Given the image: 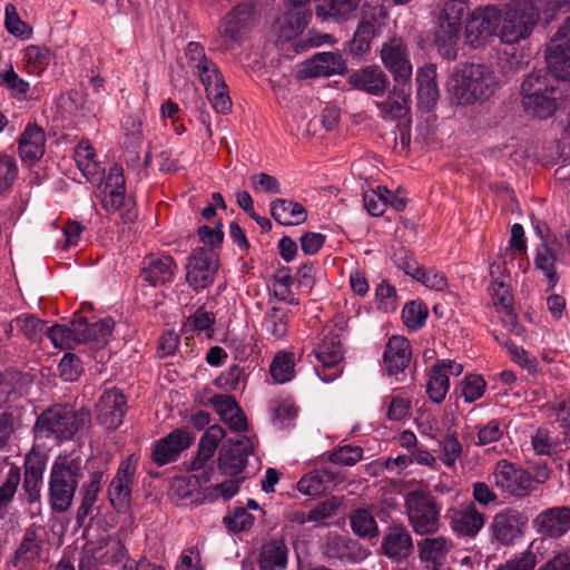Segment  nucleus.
<instances>
[{"instance_id":"nucleus-1","label":"nucleus","mask_w":570,"mask_h":570,"mask_svg":"<svg viewBox=\"0 0 570 570\" xmlns=\"http://www.w3.org/2000/svg\"><path fill=\"white\" fill-rule=\"evenodd\" d=\"M82 475L80 456L61 453L55 459L48 480V500L53 512L63 513L69 510Z\"/></svg>"},{"instance_id":"nucleus-2","label":"nucleus","mask_w":570,"mask_h":570,"mask_svg":"<svg viewBox=\"0 0 570 570\" xmlns=\"http://www.w3.org/2000/svg\"><path fill=\"white\" fill-rule=\"evenodd\" d=\"M91 424L90 411L86 407L72 410L55 405L42 412L36 422L38 438L52 439L58 443L71 440L77 433L87 431Z\"/></svg>"},{"instance_id":"nucleus-3","label":"nucleus","mask_w":570,"mask_h":570,"mask_svg":"<svg viewBox=\"0 0 570 570\" xmlns=\"http://www.w3.org/2000/svg\"><path fill=\"white\" fill-rule=\"evenodd\" d=\"M498 86L494 72L484 65H465L456 69L449 88L460 105H471L493 95Z\"/></svg>"},{"instance_id":"nucleus-4","label":"nucleus","mask_w":570,"mask_h":570,"mask_svg":"<svg viewBox=\"0 0 570 570\" xmlns=\"http://www.w3.org/2000/svg\"><path fill=\"white\" fill-rule=\"evenodd\" d=\"M312 17V10L293 11L287 9L275 22L277 41L282 45L291 43L295 52L316 48L330 41V35L317 33L314 30H309L302 37Z\"/></svg>"},{"instance_id":"nucleus-5","label":"nucleus","mask_w":570,"mask_h":570,"mask_svg":"<svg viewBox=\"0 0 570 570\" xmlns=\"http://www.w3.org/2000/svg\"><path fill=\"white\" fill-rule=\"evenodd\" d=\"M466 17L468 6L463 0H450L440 11L434 41L439 52L449 60L456 58L458 43Z\"/></svg>"},{"instance_id":"nucleus-6","label":"nucleus","mask_w":570,"mask_h":570,"mask_svg":"<svg viewBox=\"0 0 570 570\" xmlns=\"http://www.w3.org/2000/svg\"><path fill=\"white\" fill-rule=\"evenodd\" d=\"M539 19V9L528 0H518L501 11L498 37L502 42L513 45L528 38Z\"/></svg>"},{"instance_id":"nucleus-7","label":"nucleus","mask_w":570,"mask_h":570,"mask_svg":"<svg viewBox=\"0 0 570 570\" xmlns=\"http://www.w3.org/2000/svg\"><path fill=\"white\" fill-rule=\"evenodd\" d=\"M406 514L415 533L433 534L440 528V507L433 495L423 491H412L405 497Z\"/></svg>"},{"instance_id":"nucleus-8","label":"nucleus","mask_w":570,"mask_h":570,"mask_svg":"<svg viewBox=\"0 0 570 570\" xmlns=\"http://www.w3.org/2000/svg\"><path fill=\"white\" fill-rule=\"evenodd\" d=\"M490 275L493 281L489 287V294L497 312L501 315L503 325L517 335H522L524 328L519 325L517 314L513 308V296L511 294L508 276L501 274L500 265L493 263L490 265Z\"/></svg>"},{"instance_id":"nucleus-9","label":"nucleus","mask_w":570,"mask_h":570,"mask_svg":"<svg viewBox=\"0 0 570 570\" xmlns=\"http://www.w3.org/2000/svg\"><path fill=\"white\" fill-rule=\"evenodd\" d=\"M491 478L497 488L511 495L524 497L534 489L531 474L507 460L497 462Z\"/></svg>"},{"instance_id":"nucleus-10","label":"nucleus","mask_w":570,"mask_h":570,"mask_svg":"<svg viewBox=\"0 0 570 570\" xmlns=\"http://www.w3.org/2000/svg\"><path fill=\"white\" fill-rule=\"evenodd\" d=\"M380 57L395 83H412L413 67L403 39L393 37L386 40L382 45Z\"/></svg>"},{"instance_id":"nucleus-11","label":"nucleus","mask_w":570,"mask_h":570,"mask_svg":"<svg viewBox=\"0 0 570 570\" xmlns=\"http://www.w3.org/2000/svg\"><path fill=\"white\" fill-rule=\"evenodd\" d=\"M315 356L320 363L315 367L318 377L330 383L336 380L341 373V363L344 357V351L337 334H327L314 350Z\"/></svg>"},{"instance_id":"nucleus-12","label":"nucleus","mask_w":570,"mask_h":570,"mask_svg":"<svg viewBox=\"0 0 570 570\" xmlns=\"http://www.w3.org/2000/svg\"><path fill=\"white\" fill-rule=\"evenodd\" d=\"M217 272L216 254L204 247L193 249L187 258L186 281L196 291L210 286Z\"/></svg>"},{"instance_id":"nucleus-13","label":"nucleus","mask_w":570,"mask_h":570,"mask_svg":"<svg viewBox=\"0 0 570 570\" xmlns=\"http://www.w3.org/2000/svg\"><path fill=\"white\" fill-rule=\"evenodd\" d=\"M254 24V6L248 2H243L235 6L224 18L220 27L219 35L223 38L226 49L238 45L242 37Z\"/></svg>"},{"instance_id":"nucleus-14","label":"nucleus","mask_w":570,"mask_h":570,"mask_svg":"<svg viewBox=\"0 0 570 570\" xmlns=\"http://www.w3.org/2000/svg\"><path fill=\"white\" fill-rule=\"evenodd\" d=\"M254 451V440L242 436L223 445L218 454V470L228 476H238L247 464V458Z\"/></svg>"},{"instance_id":"nucleus-15","label":"nucleus","mask_w":570,"mask_h":570,"mask_svg":"<svg viewBox=\"0 0 570 570\" xmlns=\"http://www.w3.org/2000/svg\"><path fill=\"white\" fill-rule=\"evenodd\" d=\"M546 59L558 77L570 79V17L551 39Z\"/></svg>"},{"instance_id":"nucleus-16","label":"nucleus","mask_w":570,"mask_h":570,"mask_svg":"<svg viewBox=\"0 0 570 570\" xmlns=\"http://www.w3.org/2000/svg\"><path fill=\"white\" fill-rule=\"evenodd\" d=\"M195 436L184 429H175L165 438L158 440L151 451V460L158 466L175 462L179 454L188 449Z\"/></svg>"},{"instance_id":"nucleus-17","label":"nucleus","mask_w":570,"mask_h":570,"mask_svg":"<svg viewBox=\"0 0 570 570\" xmlns=\"http://www.w3.org/2000/svg\"><path fill=\"white\" fill-rule=\"evenodd\" d=\"M528 518L518 510L505 509L497 513L491 523L493 538L501 544H512L523 534Z\"/></svg>"},{"instance_id":"nucleus-18","label":"nucleus","mask_w":570,"mask_h":570,"mask_svg":"<svg viewBox=\"0 0 570 570\" xmlns=\"http://www.w3.org/2000/svg\"><path fill=\"white\" fill-rule=\"evenodd\" d=\"M381 550L384 556L393 561L401 562L406 560L414 550L412 535L402 523H392L387 527Z\"/></svg>"},{"instance_id":"nucleus-19","label":"nucleus","mask_w":570,"mask_h":570,"mask_svg":"<svg viewBox=\"0 0 570 570\" xmlns=\"http://www.w3.org/2000/svg\"><path fill=\"white\" fill-rule=\"evenodd\" d=\"M177 265L169 255H147L140 267V277L150 286H160L171 283L177 273Z\"/></svg>"},{"instance_id":"nucleus-20","label":"nucleus","mask_w":570,"mask_h":570,"mask_svg":"<svg viewBox=\"0 0 570 570\" xmlns=\"http://www.w3.org/2000/svg\"><path fill=\"white\" fill-rule=\"evenodd\" d=\"M550 71L544 69L529 73L521 83L522 106H533L534 99L540 95L558 94V77L549 67ZM562 80H564L562 78Z\"/></svg>"},{"instance_id":"nucleus-21","label":"nucleus","mask_w":570,"mask_h":570,"mask_svg":"<svg viewBox=\"0 0 570 570\" xmlns=\"http://www.w3.org/2000/svg\"><path fill=\"white\" fill-rule=\"evenodd\" d=\"M185 55L189 71L202 81L204 87L223 78L217 65L206 56L204 48L198 42H189Z\"/></svg>"},{"instance_id":"nucleus-22","label":"nucleus","mask_w":570,"mask_h":570,"mask_svg":"<svg viewBox=\"0 0 570 570\" xmlns=\"http://www.w3.org/2000/svg\"><path fill=\"white\" fill-rule=\"evenodd\" d=\"M377 33V9L371 6H363L361 17L348 42V50L353 56H363L371 49V42Z\"/></svg>"},{"instance_id":"nucleus-23","label":"nucleus","mask_w":570,"mask_h":570,"mask_svg":"<svg viewBox=\"0 0 570 570\" xmlns=\"http://www.w3.org/2000/svg\"><path fill=\"white\" fill-rule=\"evenodd\" d=\"M126 412V399L118 389L101 394L97 403V420L106 429L115 430L121 425Z\"/></svg>"},{"instance_id":"nucleus-24","label":"nucleus","mask_w":570,"mask_h":570,"mask_svg":"<svg viewBox=\"0 0 570 570\" xmlns=\"http://www.w3.org/2000/svg\"><path fill=\"white\" fill-rule=\"evenodd\" d=\"M348 83L368 95L382 97L389 88L390 80L379 66L371 65L351 72Z\"/></svg>"},{"instance_id":"nucleus-25","label":"nucleus","mask_w":570,"mask_h":570,"mask_svg":"<svg viewBox=\"0 0 570 570\" xmlns=\"http://www.w3.org/2000/svg\"><path fill=\"white\" fill-rule=\"evenodd\" d=\"M538 533L560 538L570 530V508L554 507L540 512L533 520Z\"/></svg>"},{"instance_id":"nucleus-26","label":"nucleus","mask_w":570,"mask_h":570,"mask_svg":"<svg viewBox=\"0 0 570 570\" xmlns=\"http://www.w3.org/2000/svg\"><path fill=\"white\" fill-rule=\"evenodd\" d=\"M412 83H395L385 100L376 101L380 117L384 120L403 118L410 110Z\"/></svg>"},{"instance_id":"nucleus-27","label":"nucleus","mask_w":570,"mask_h":570,"mask_svg":"<svg viewBox=\"0 0 570 570\" xmlns=\"http://www.w3.org/2000/svg\"><path fill=\"white\" fill-rule=\"evenodd\" d=\"M451 529L466 537H474L484 525V515L472 504L451 508L445 515Z\"/></svg>"},{"instance_id":"nucleus-28","label":"nucleus","mask_w":570,"mask_h":570,"mask_svg":"<svg viewBox=\"0 0 570 570\" xmlns=\"http://www.w3.org/2000/svg\"><path fill=\"white\" fill-rule=\"evenodd\" d=\"M411 345L404 336H392L383 354L384 367L389 375L403 372L411 361Z\"/></svg>"},{"instance_id":"nucleus-29","label":"nucleus","mask_w":570,"mask_h":570,"mask_svg":"<svg viewBox=\"0 0 570 570\" xmlns=\"http://www.w3.org/2000/svg\"><path fill=\"white\" fill-rule=\"evenodd\" d=\"M452 548V541L445 537L425 538L417 543L419 558L426 569L440 570Z\"/></svg>"},{"instance_id":"nucleus-30","label":"nucleus","mask_w":570,"mask_h":570,"mask_svg":"<svg viewBox=\"0 0 570 570\" xmlns=\"http://www.w3.org/2000/svg\"><path fill=\"white\" fill-rule=\"evenodd\" d=\"M101 204L108 212L119 210L126 205V186L124 170L119 166L110 168L102 189Z\"/></svg>"},{"instance_id":"nucleus-31","label":"nucleus","mask_w":570,"mask_h":570,"mask_svg":"<svg viewBox=\"0 0 570 570\" xmlns=\"http://www.w3.org/2000/svg\"><path fill=\"white\" fill-rule=\"evenodd\" d=\"M46 148L45 131L36 126L28 125L19 138V155L23 163L36 164L43 155Z\"/></svg>"},{"instance_id":"nucleus-32","label":"nucleus","mask_w":570,"mask_h":570,"mask_svg":"<svg viewBox=\"0 0 570 570\" xmlns=\"http://www.w3.org/2000/svg\"><path fill=\"white\" fill-rule=\"evenodd\" d=\"M114 328V321L105 318L89 324L86 320L79 318L75 321V331L77 334V343H92L96 347L104 346Z\"/></svg>"},{"instance_id":"nucleus-33","label":"nucleus","mask_w":570,"mask_h":570,"mask_svg":"<svg viewBox=\"0 0 570 570\" xmlns=\"http://www.w3.org/2000/svg\"><path fill=\"white\" fill-rule=\"evenodd\" d=\"M345 69L346 63L341 53L320 52L306 62L303 71L307 77L316 78L341 75Z\"/></svg>"},{"instance_id":"nucleus-34","label":"nucleus","mask_w":570,"mask_h":570,"mask_svg":"<svg viewBox=\"0 0 570 570\" xmlns=\"http://www.w3.org/2000/svg\"><path fill=\"white\" fill-rule=\"evenodd\" d=\"M134 474V468L129 462H121L115 478L108 488V498L110 504L116 510L127 508L130 500V479Z\"/></svg>"},{"instance_id":"nucleus-35","label":"nucleus","mask_w":570,"mask_h":570,"mask_svg":"<svg viewBox=\"0 0 570 570\" xmlns=\"http://www.w3.org/2000/svg\"><path fill=\"white\" fill-rule=\"evenodd\" d=\"M287 554L288 549L283 539L271 540L262 547L258 567L261 570H284Z\"/></svg>"},{"instance_id":"nucleus-36","label":"nucleus","mask_w":570,"mask_h":570,"mask_svg":"<svg viewBox=\"0 0 570 570\" xmlns=\"http://www.w3.org/2000/svg\"><path fill=\"white\" fill-rule=\"evenodd\" d=\"M271 214L281 225H299L307 218V213L302 204L288 199H276L271 204Z\"/></svg>"},{"instance_id":"nucleus-37","label":"nucleus","mask_w":570,"mask_h":570,"mask_svg":"<svg viewBox=\"0 0 570 570\" xmlns=\"http://www.w3.org/2000/svg\"><path fill=\"white\" fill-rule=\"evenodd\" d=\"M43 472L45 462L42 460L30 456L26 459L22 488L30 503L40 499Z\"/></svg>"},{"instance_id":"nucleus-38","label":"nucleus","mask_w":570,"mask_h":570,"mask_svg":"<svg viewBox=\"0 0 570 570\" xmlns=\"http://www.w3.org/2000/svg\"><path fill=\"white\" fill-rule=\"evenodd\" d=\"M104 482L105 473L102 471H95L89 475L88 482L82 484L81 503L77 510L78 521H83L91 513Z\"/></svg>"},{"instance_id":"nucleus-39","label":"nucleus","mask_w":570,"mask_h":570,"mask_svg":"<svg viewBox=\"0 0 570 570\" xmlns=\"http://www.w3.org/2000/svg\"><path fill=\"white\" fill-rule=\"evenodd\" d=\"M417 97L426 106L436 102L439 89L436 83V67L428 63L417 69L416 72Z\"/></svg>"},{"instance_id":"nucleus-40","label":"nucleus","mask_w":570,"mask_h":570,"mask_svg":"<svg viewBox=\"0 0 570 570\" xmlns=\"http://www.w3.org/2000/svg\"><path fill=\"white\" fill-rule=\"evenodd\" d=\"M361 0H323L316 7V16L322 20L346 21L357 9Z\"/></svg>"},{"instance_id":"nucleus-41","label":"nucleus","mask_w":570,"mask_h":570,"mask_svg":"<svg viewBox=\"0 0 570 570\" xmlns=\"http://www.w3.org/2000/svg\"><path fill=\"white\" fill-rule=\"evenodd\" d=\"M505 429L503 420L491 419L473 428L471 441L476 446L493 444L503 438Z\"/></svg>"},{"instance_id":"nucleus-42","label":"nucleus","mask_w":570,"mask_h":570,"mask_svg":"<svg viewBox=\"0 0 570 570\" xmlns=\"http://www.w3.org/2000/svg\"><path fill=\"white\" fill-rule=\"evenodd\" d=\"M42 542V529L35 524L29 527L23 534L19 548L16 550V564L19 561H30L37 558L41 551Z\"/></svg>"},{"instance_id":"nucleus-43","label":"nucleus","mask_w":570,"mask_h":570,"mask_svg":"<svg viewBox=\"0 0 570 570\" xmlns=\"http://www.w3.org/2000/svg\"><path fill=\"white\" fill-rule=\"evenodd\" d=\"M288 313L287 308L278 306H272L266 311L262 326L274 340H282L287 335Z\"/></svg>"},{"instance_id":"nucleus-44","label":"nucleus","mask_w":570,"mask_h":570,"mask_svg":"<svg viewBox=\"0 0 570 570\" xmlns=\"http://www.w3.org/2000/svg\"><path fill=\"white\" fill-rule=\"evenodd\" d=\"M122 131L125 148L130 154V159H138L137 149L144 140L141 117L138 115L128 116L122 125Z\"/></svg>"},{"instance_id":"nucleus-45","label":"nucleus","mask_w":570,"mask_h":570,"mask_svg":"<svg viewBox=\"0 0 570 570\" xmlns=\"http://www.w3.org/2000/svg\"><path fill=\"white\" fill-rule=\"evenodd\" d=\"M271 376L276 384L289 382L295 375V356L287 351L278 352L269 366Z\"/></svg>"},{"instance_id":"nucleus-46","label":"nucleus","mask_w":570,"mask_h":570,"mask_svg":"<svg viewBox=\"0 0 570 570\" xmlns=\"http://www.w3.org/2000/svg\"><path fill=\"white\" fill-rule=\"evenodd\" d=\"M384 405L387 407V419L400 421L410 414L411 396L404 389H397L384 397Z\"/></svg>"},{"instance_id":"nucleus-47","label":"nucleus","mask_w":570,"mask_h":570,"mask_svg":"<svg viewBox=\"0 0 570 570\" xmlns=\"http://www.w3.org/2000/svg\"><path fill=\"white\" fill-rule=\"evenodd\" d=\"M351 527L353 532L364 539H376L379 528L374 517L365 509H357L351 514Z\"/></svg>"},{"instance_id":"nucleus-48","label":"nucleus","mask_w":570,"mask_h":570,"mask_svg":"<svg viewBox=\"0 0 570 570\" xmlns=\"http://www.w3.org/2000/svg\"><path fill=\"white\" fill-rule=\"evenodd\" d=\"M556 253L548 244H541L535 250L534 266L540 269L549 281L552 289L558 283V275L554 268Z\"/></svg>"},{"instance_id":"nucleus-49","label":"nucleus","mask_w":570,"mask_h":570,"mask_svg":"<svg viewBox=\"0 0 570 570\" xmlns=\"http://www.w3.org/2000/svg\"><path fill=\"white\" fill-rule=\"evenodd\" d=\"M450 381L445 371H441L435 364L432 366L426 384V393L430 400L436 404L441 403L449 391Z\"/></svg>"},{"instance_id":"nucleus-50","label":"nucleus","mask_w":570,"mask_h":570,"mask_svg":"<svg viewBox=\"0 0 570 570\" xmlns=\"http://www.w3.org/2000/svg\"><path fill=\"white\" fill-rule=\"evenodd\" d=\"M205 90L208 100L218 114L225 115L230 111L232 99L229 97L227 85L224 81V78L213 82L208 87H205Z\"/></svg>"},{"instance_id":"nucleus-51","label":"nucleus","mask_w":570,"mask_h":570,"mask_svg":"<svg viewBox=\"0 0 570 570\" xmlns=\"http://www.w3.org/2000/svg\"><path fill=\"white\" fill-rule=\"evenodd\" d=\"M390 194L391 191L384 186L364 191L363 203L367 213L375 217L383 215L389 206Z\"/></svg>"},{"instance_id":"nucleus-52","label":"nucleus","mask_w":570,"mask_h":570,"mask_svg":"<svg viewBox=\"0 0 570 570\" xmlns=\"http://www.w3.org/2000/svg\"><path fill=\"white\" fill-rule=\"evenodd\" d=\"M46 335L56 347L61 350L71 348L75 344H78L75 321L70 323V326L53 325L46 330Z\"/></svg>"},{"instance_id":"nucleus-53","label":"nucleus","mask_w":570,"mask_h":570,"mask_svg":"<svg viewBox=\"0 0 570 570\" xmlns=\"http://www.w3.org/2000/svg\"><path fill=\"white\" fill-rule=\"evenodd\" d=\"M16 326L28 340H40L46 334L45 323L30 314H23L14 318L10 324V331Z\"/></svg>"},{"instance_id":"nucleus-54","label":"nucleus","mask_w":570,"mask_h":570,"mask_svg":"<svg viewBox=\"0 0 570 570\" xmlns=\"http://www.w3.org/2000/svg\"><path fill=\"white\" fill-rule=\"evenodd\" d=\"M23 57L28 71L36 75H40L50 62V51L46 47L29 46Z\"/></svg>"},{"instance_id":"nucleus-55","label":"nucleus","mask_w":570,"mask_h":570,"mask_svg":"<svg viewBox=\"0 0 570 570\" xmlns=\"http://www.w3.org/2000/svg\"><path fill=\"white\" fill-rule=\"evenodd\" d=\"M4 27L9 33L21 39H29L32 36V28L20 19L12 3L4 8Z\"/></svg>"},{"instance_id":"nucleus-56","label":"nucleus","mask_w":570,"mask_h":570,"mask_svg":"<svg viewBox=\"0 0 570 570\" xmlns=\"http://www.w3.org/2000/svg\"><path fill=\"white\" fill-rule=\"evenodd\" d=\"M0 86L4 87L18 100L24 99L30 88L29 82L20 78L12 67L0 72Z\"/></svg>"},{"instance_id":"nucleus-57","label":"nucleus","mask_w":570,"mask_h":570,"mask_svg":"<svg viewBox=\"0 0 570 570\" xmlns=\"http://www.w3.org/2000/svg\"><path fill=\"white\" fill-rule=\"evenodd\" d=\"M485 390L487 382L478 374L466 375L460 383V393L466 403L481 399Z\"/></svg>"},{"instance_id":"nucleus-58","label":"nucleus","mask_w":570,"mask_h":570,"mask_svg":"<svg viewBox=\"0 0 570 570\" xmlns=\"http://www.w3.org/2000/svg\"><path fill=\"white\" fill-rule=\"evenodd\" d=\"M558 94L540 95L534 99L533 106H523L524 111L535 118L547 119L551 117L558 107Z\"/></svg>"},{"instance_id":"nucleus-59","label":"nucleus","mask_w":570,"mask_h":570,"mask_svg":"<svg viewBox=\"0 0 570 570\" xmlns=\"http://www.w3.org/2000/svg\"><path fill=\"white\" fill-rule=\"evenodd\" d=\"M429 311L421 302L412 301L407 303L402 311V320L404 324L413 331L424 326Z\"/></svg>"},{"instance_id":"nucleus-60","label":"nucleus","mask_w":570,"mask_h":570,"mask_svg":"<svg viewBox=\"0 0 570 570\" xmlns=\"http://www.w3.org/2000/svg\"><path fill=\"white\" fill-rule=\"evenodd\" d=\"M296 487L301 493L308 497H317L328 492L318 469L303 475Z\"/></svg>"},{"instance_id":"nucleus-61","label":"nucleus","mask_w":570,"mask_h":570,"mask_svg":"<svg viewBox=\"0 0 570 570\" xmlns=\"http://www.w3.org/2000/svg\"><path fill=\"white\" fill-rule=\"evenodd\" d=\"M21 481L20 468L11 465L0 485V508L7 507L13 499Z\"/></svg>"},{"instance_id":"nucleus-62","label":"nucleus","mask_w":570,"mask_h":570,"mask_svg":"<svg viewBox=\"0 0 570 570\" xmlns=\"http://www.w3.org/2000/svg\"><path fill=\"white\" fill-rule=\"evenodd\" d=\"M363 458V449L356 445H344L328 454L332 463L352 466L360 462Z\"/></svg>"},{"instance_id":"nucleus-63","label":"nucleus","mask_w":570,"mask_h":570,"mask_svg":"<svg viewBox=\"0 0 570 570\" xmlns=\"http://www.w3.org/2000/svg\"><path fill=\"white\" fill-rule=\"evenodd\" d=\"M215 315L210 312H207L205 308L199 307L193 315H190L185 324L184 330L186 332H204V331H213V325L215 324Z\"/></svg>"},{"instance_id":"nucleus-64","label":"nucleus","mask_w":570,"mask_h":570,"mask_svg":"<svg viewBox=\"0 0 570 570\" xmlns=\"http://www.w3.org/2000/svg\"><path fill=\"white\" fill-rule=\"evenodd\" d=\"M472 17L475 18L490 35H497L500 28L501 10L495 6H487L484 8L476 9Z\"/></svg>"}]
</instances>
